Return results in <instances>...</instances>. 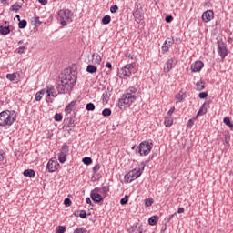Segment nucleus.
Masks as SVG:
<instances>
[{
    "label": "nucleus",
    "mask_w": 233,
    "mask_h": 233,
    "mask_svg": "<svg viewBox=\"0 0 233 233\" xmlns=\"http://www.w3.org/2000/svg\"><path fill=\"white\" fill-rule=\"evenodd\" d=\"M76 80L77 73H76V71L65 69L60 76V80H58L56 84L58 94H70L74 86H76Z\"/></svg>",
    "instance_id": "1"
},
{
    "label": "nucleus",
    "mask_w": 233,
    "mask_h": 233,
    "mask_svg": "<svg viewBox=\"0 0 233 233\" xmlns=\"http://www.w3.org/2000/svg\"><path fill=\"white\" fill-rule=\"evenodd\" d=\"M137 88L136 86H130L125 91L121 98H119L117 106L123 108V106H130V105H134L137 100Z\"/></svg>",
    "instance_id": "2"
},
{
    "label": "nucleus",
    "mask_w": 233,
    "mask_h": 233,
    "mask_svg": "<svg viewBox=\"0 0 233 233\" xmlns=\"http://www.w3.org/2000/svg\"><path fill=\"white\" fill-rule=\"evenodd\" d=\"M17 121L15 110H4L0 112V127H12Z\"/></svg>",
    "instance_id": "3"
},
{
    "label": "nucleus",
    "mask_w": 233,
    "mask_h": 233,
    "mask_svg": "<svg viewBox=\"0 0 233 233\" xmlns=\"http://www.w3.org/2000/svg\"><path fill=\"white\" fill-rule=\"evenodd\" d=\"M154 148V143L152 141L145 140L142 141L136 149V154H140V156H148Z\"/></svg>",
    "instance_id": "4"
},
{
    "label": "nucleus",
    "mask_w": 233,
    "mask_h": 233,
    "mask_svg": "<svg viewBox=\"0 0 233 233\" xmlns=\"http://www.w3.org/2000/svg\"><path fill=\"white\" fill-rule=\"evenodd\" d=\"M134 70V63L127 64L117 71V77L120 79H129L132 77V72Z\"/></svg>",
    "instance_id": "5"
},
{
    "label": "nucleus",
    "mask_w": 233,
    "mask_h": 233,
    "mask_svg": "<svg viewBox=\"0 0 233 233\" xmlns=\"http://www.w3.org/2000/svg\"><path fill=\"white\" fill-rule=\"evenodd\" d=\"M74 14L70 9H60L58 11V19L62 26H66L68 21H72Z\"/></svg>",
    "instance_id": "6"
},
{
    "label": "nucleus",
    "mask_w": 233,
    "mask_h": 233,
    "mask_svg": "<svg viewBox=\"0 0 233 233\" xmlns=\"http://www.w3.org/2000/svg\"><path fill=\"white\" fill-rule=\"evenodd\" d=\"M133 16L137 23H141L143 19H145V13H143V6H141V3L137 2L135 4Z\"/></svg>",
    "instance_id": "7"
},
{
    "label": "nucleus",
    "mask_w": 233,
    "mask_h": 233,
    "mask_svg": "<svg viewBox=\"0 0 233 233\" xmlns=\"http://www.w3.org/2000/svg\"><path fill=\"white\" fill-rule=\"evenodd\" d=\"M138 177H141V171L137 170V168H134L124 176L126 183H132V181H136Z\"/></svg>",
    "instance_id": "8"
},
{
    "label": "nucleus",
    "mask_w": 233,
    "mask_h": 233,
    "mask_svg": "<svg viewBox=\"0 0 233 233\" xmlns=\"http://www.w3.org/2000/svg\"><path fill=\"white\" fill-rule=\"evenodd\" d=\"M68 152H70V147L66 144H63L58 153L59 163L63 164L66 161V157L68 156Z\"/></svg>",
    "instance_id": "9"
},
{
    "label": "nucleus",
    "mask_w": 233,
    "mask_h": 233,
    "mask_svg": "<svg viewBox=\"0 0 233 233\" xmlns=\"http://www.w3.org/2000/svg\"><path fill=\"white\" fill-rule=\"evenodd\" d=\"M218 52L221 59H225L228 56V48L227 47V43L223 40H218Z\"/></svg>",
    "instance_id": "10"
},
{
    "label": "nucleus",
    "mask_w": 233,
    "mask_h": 233,
    "mask_svg": "<svg viewBox=\"0 0 233 233\" xmlns=\"http://www.w3.org/2000/svg\"><path fill=\"white\" fill-rule=\"evenodd\" d=\"M57 168H59L57 161L50 159L46 165V171L49 172V174H53V172H56Z\"/></svg>",
    "instance_id": "11"
},
{
    "label": "nucleus",
    "mask_w": 233,
    "mask_h": 233,
    "mask_svg": "<svg viewBox=\"0 0 233 233\" xmlns=\"http://www.w3.org/2000/svg\"><path fill=\"white\" fill-rule=\"evenodd\" d=\"M203 66H205V64L203 63V61L197 60L193 64H191L190 70L191 72H194V73L201 72V70L203 69Z\"/></svg>",
    "instance_id": "12"
},
{
    "label": "nucleus",
    "mask_w": 233,
    "mask_h": 233,
    "mask_svg": "<svg viewBox=\"0 0 233 233\" xmlns=\"http://www.w3.org/2000/svg\"><path fill=\"white\" fill-rule=\"evenodd\" d=\"M214 19V11L207 10L202 14V21L204 23H210Z\"/></svg>",
    "instance_id": "13"
},
{
    "label": "nucleus",
    "mask_w": 233,
    "mask_h": 233,
    "mask_svg": "<svg viewBox=\"0 0 233 233\" xmlns=\"http://www.w3.org/2000/svg\"><path fill=\"white\" fill-rule=\"evenodd\" d=\"M129 233H143L144 229H143V224H133L129 229H128Z\"/></svg>",
    "instance_id": "14"
},
{
    "label": "nucleus",
    "mask_w": 233,
    "mask_h": 233,
    "mask_svg": "<svg viewBox=\"0 0 233 233\" xmlns=\"http://www.w3.org/2000/svg\"><path fill=\"white\" fill-rule=\"evenodd\" d=\"M176 63H177L176 59L174 58L168 59L164 68L165 72L167 73L170 72V70H172V68L176 66Z\"/></svg>",
    "instance_id": "15"
},
{
    "label": "nucleus",
    "mask_w": 233,
    "mask_h": 233,
    "mask_svg": "<svg viewBox=\"0 0 233 233\" xmlns=\"http://www.w3.org/2000/svg\"><path fill=\"white\" fill-rule=\"evenodd\" d=\"M90 198L94 203H101L105 199V197L99 193H90Z\"/></svg>",
    "instance_id": "16"
},
{
    "label": "nucleus",
    "mask_w": 233,
    "mask_h": 233,
    "mask_svg": "<svg viewBox=\"0 0 233 233\" xmlns=\"http://www.w3.org/2000/svg\"><path fill=\"white\" fill-rule=\"evenodd\" d=\"M186 97H187V93L183 90H180L178 94H177L175 96L176 103H183Z\"/></svg>",
    "instance_id": "17"
},
{
    "label": "nucleus",
    "mask_w": 233,
    "mask_h": 233,
    "mask_svg": "<svg viewBox=\"0 0 233 233\" xmlns=\"http://www.w3.org/2000/svg\"><path fill=\"white\" fill-rule=\"evenodd\" d=\"M65 121H66L67 123L66 128H74L76 125H77V122H76V117L74 116L67 117L66 119H65Z\"/></svg>",
    "instance_id": "18"
},
{
    "label": "nucleus",
    "mask_w": 233,
    "mask_h": 233,
    "mask_svg": "<svg viewBox=\"0 0 233 233\" xmlns=\"http://www.w3.org/2000/svg\"><path fill=\"white\" fill-rule=\"evenodd\" d=\"M76 105H77V100L71 101L65 108V112L66 114H72V110H74Z\"/></svg>",
    "instance_id": "19"
},
{
    "label": "nucleus",
    "mask_w": 233,
    "mask_h": 233,
    "mask_svg": "<svg viewBox=\"0 0 233 233\" xmlns=\"http://www.w3.org/2000/svg\"><path fill=\"white\" fill-rule=\"evenodd\" d=\"M164 125H165V127H167V128H168L172 125H174V116H166L164 117Z\"/></svg>",
    "instance_id": "20"
},
{
    "label": "nucleus",
    "mask_w": 233,
    "mask_h": 233,
    "mask_svg": "<svg viewBox=\"0 0 233 233\" xmlns=\"http://www.w3.org/2000/svg\"><path fill=\"white\" fill-rule=\"evenodd\" d=\"M208 105H210V103L205 102L198 111V116H205L208 112L207 106H208Z\"/></svg>",
    "instance_id": "21"
},
{
    "label": "nucleus",
    "mask_w": 233,
    "mask_h": 233,
    "mask_svg": "<svg viewBox=\"0 0 233 233\" xmlns=\"http://www.w3.org/2000/svg\"><path fill=\"white\" fill-rule=\"evenodd\" d=\"M46 94H47L48 97H56L57 95L56 94V88H54V86H50L46 88Z\"/></svg>",
    "instance_id": "22"
},
{
    "label": "nucleus",
    "mask_w": 233,
    "mask_h": 233,
    "mask_svg": "<svg viewBox=\"0 0 233 233\" xmlns=\"http://www.w3.org/2000/svg\"><path fill=\"white\" fill-rule=\"evenodd\" d=\"M157 221H159V217L157 215H155L149 218L148 224L151 227H154L155 225H157Z\"/></svg>",
    "instance_id": "23"
},
{
    "label": "nucleus",
    "mask_w": 233,
    "mask_h": 233,
    "mask_svg": "<svg viewBox=\"0 0 233 233\" xmlns=\"http://www.w3.org/2000/svg\"><path fill=\"white\" fill-rule=\"evenodd\" d=\"M25 177H35V171L34 169H25L23 172Z\"/></svg>",
    "instance_id": "24"
},
{
    "label": "nucleus",
    "mask_w": 233,
    "mask_h": 233,
    "mask_svg": "<svg viewBox=\"0 0 233 233\" xmlns=\"http://www.w3.org/2000/svg\"><path fill=\"white\" fill-rule=\"evenodd\" d=\"M0 34L1 35H8L10 34V26L0 25Z\"/></svg>",
    "instance_id": "25"
},
{
    "label": "nucleus",
    "mask_w": 233,
    "mask_h": 233,
    "mask_svg": "<svg viewBox=\"0 0 233 233\" xmlns=\"http://www.w3.org/2000/svg\"><path fill=\"white\" fill-rule=\"evenodd\" d=\"M92 57H93V61H95V63L96 65H101V61H103V58L101 57V56L97 53H94L92 55Z\"/></svg>",
    "instance_id": "26"
},
{
    "label": "nucleus",
    "mask_w": 233,
    "mask_h": 233,
    "mask_svg": "<svg viewBox=\"0 0 233 233\" xmlns=\"http://www.w3.org/2000/svg\"><path fill=\"white\" fill-rule=\"evenodd\" d=\"M110 192V186H103L101 189V194L103 198H107L108 193Z\"/></svg>",
    "instance_id": "27"
},
{
    "label": "nucleus",
    "mask_w": 233,
    "mask_h": 233,
    "mask_svg": "<svg viewBox=\"0 0 233 233\" xmlns=\"http://www.w3.org/2000/svg\"><path fill=\"white\" fill-rule=\"evenodd\" d=\"M86 72H88V74H96V72H97V66L90 64L86 67Z\"/></svg>",
    "instance_id": "28"
},
{
    "label": "nucleus",
    "mask_w": 233,
    "mask_h": 233,
    "mask_svg": "<svg viewBox=\"0 0 233 233\" xmlns=\"http://www.w3.org/2000/svg\"><path fill=\"white\" fill-rule=\"evenodd\" d=\"M197 90L201 92V90H205V81L200 80L196 83Z\"/></svg>",
    "instance_id": "29"
},
{
    "label": "nucleus",
    "mask_w": 233,
    "mask_h": 233,
    "mask_svg": "<svg viewBox=\"0 0 233 233\" xmlns=\"http://www.w3.org/2000/svg\"><path fill=\"white\" fill-rule=\"evenodd\" d=\"M223 123L226 125V127H228V128H230V130H233V124L230 121V117H228V116L224 117Z\"/></svg>",
    "instance_id": "30"
},
{
    "label": "nucleus",
    "mask_w": 233,
    "mask_h": 233,
    "mask_svg": "<svg viewBox=\"0 0 233 233\" xmlns=\"http://www.w3.org/2000/svg\"><path fill=\"white\" fill-rule=\"evenodd\" d=\"M21 8H22V6L19 4L15 3L13 5H11L10 11L17 13V12H19V10H21Z\"/></svg>",
    "instance_id": "31"
},
{
    "label": "nucleus",
    "mask_w": 233,
    "mask_h": 233,
    "mask_svg": "<svg viewBox=\"0 0 233 233\" xmlns=\"http://www.w3.org/2000/svg\"><path fill=\"white\" fill-rule=\"evenodd\" d=\"M110 21H112V17L106 15L102 18V25H110Z\"/></svg>",
    "instance_id": "32"
},
{
    "label": "nucleus",
    "mask_w": 233,
    "mask_h": 233,
    "mask_svg": "<svg viewBox=\"0 0 233 233\" xmlns=\"http://www.w3.org/2000/svg\"><path fill=\"white\" fill-rule=\"evenodd\" d=\"M86 110H87V112H94V110H96V105H94L92 102L87 103L86 106Z\"/></svg>",
    "instance_id": "33"
},
{
    "label": "nucleus",
    "mask_w": 233,
    "mask_h": 233,
    "mask_svg": "<svg viewBox=\"0 0 233 233\" xmlns=\"http://www.w3.org/2000/svg\"><path fill=\"white\" fill-rule=\"evenodd\" d=\"M16 78H17V72L6 75V79H8V81H15Z\"/></svg>",
    "instance_id": "34"
},
{
    "label": "nucleus",
    "mask_w": 233,
    "mask_h": 233,
    "mask_svg": "<svg viewBox=\"0 0 233 233\" xmlns=\"http://www.w3.org/2000/svg\"><path fill=\"white\" fill-rule=\"evenodd\" d=\"M28 25V22H26V20H19L18 23V28H20V30H23L25 28H26V25Z\"/></svg>",
    "instance_id": "35"
},
{
    "label": "nucleus",
    "mask_w": 233,
    "mask_h": 233,
    "mask_svg": "<svg viewBox=\"0 0 233 233\" xmlns=\"http://www.w3.org/2000/svg\"><path fill=\"white\" fill-rule=\"evenodd\" d=\"M102 116L104 117H108L110 116H112V109L110 108H105L103 111H102Z\"/></svg>",
    "instance_id": "36"
},
{
    "label": "nucleus",
    "mask_w": 233,
    "mask_h": 233,
    "mask_svg": "<svg viewBox=\"0 0 233 233\" xmlns=\"http://www.w3.org/2000/svg\"><path fill=\"white\" fill-rule=\"evenodd\" d=\"M31 23L32 25H42L43 22H41L39 20V16H34L32 19H31Z\"/></svg>",
    "instance_id": "37"
},
{
    "label": "nucleus",
    "mask_w": 233,
    "mask_h": 233,
    "mask_svg": "<svg viewBox=\"0 0 233 233\" xmlns=\"http://www.w3.org/2000/svg\"><path fill=\"white\" fill-rule=\"evenodd\" d=\"M82 163H84V165H92V157H85L83 159H82Z\"/></svg>",
    "instance_id": "38"
},
{
    "label": "nucleus",
    "mask_w": 233,
    "mask_h": 233,
    "mask_svg": "<svg viewBox=\"0 0 233 233\" xmlns=\"http://www.w3.org/2000/svg\"><path fill=\"white\" fill-rule=\"evenodd\" d=\"M66 232V228L65 226H58L56 228V233H65Z\"/></svg>",
    "instance_id": "39"
},
{
    "label": "nucleus",
    "mask_w": 233,
    "mask_h": 233,
    "mask_svg": "<svg viewBox=\"0 0 233 233\" xmlns=\"http://www.w3.org/2000/svg\"><path fill=\"white\" fill-rule=\"evenodd\" d=\"M154 205V198H146L145 207H152Z\"/></svg>",
    "instance_id": "40"
},
{
    "label": "nucleus",
    "mask_w": 233,
    "mask_h": 233,
    "mask_svg": "<svg viewBox=\"0 0 233 233\" xmlns=\"http://www.w3.org/2000/svg\"><path fill=\"white\" fill-rule=\"evenodd\" d=\"M54 119L55 121H63V115L61 113H56L55 116H54Z\"/></svg>",
    "instance_id": "41"
},
{
    "label": "nucleus",
    "mask_w": 233,
    "mask_h": 233,
    "mask_svg": "<svg viewBox=\"0 0 233 233\" xmlns=\"http://www.w3.org/2000/svg\"><path fill=\"white\" fill-rule=\"evenodd\" d=\"M99 170H101V164H96L93 167V174H97V172H99Z\"/></svg>",
    "instance_id": "42"
},
{
    "label": "nucleus",
    "mask_w": 233,
    "mask_h": 233,
    "mask_svg": "<svg viewBox=\"0 0 233 233\" xmlns=\"http://www.w3.org/2000/svg\"><path fill=\"white\" fill-rule=\"evenodd\" d=\"M199 99H207L208 97V92H201L198 94Z\"/></svg>",
    "instance_id": "43"
},
{
    "label": "nucleus",
    "mask_w": 233,
    "mask_h": 233,
    "mask_svg": "<svg viewBox=\"0 0 233 233\" xmlns=\"http://www.w3.org/2000/svg\"><path fill=\"white\" fill-rule=\"evenodd\" d=\"M145 167H147V165L145 164V162H141L139 165H138V169L137 170H139L141 172V174H143L144 170H145Z\"/></svg>",
    "instance_id": "44"
},
{
    "label": "nucleus",
    "mask_w": 233,
    "mask_h": 233,
    "mask_svg": "<svg viewBox=\"0 0 233 233\" xmlns=\"http://www.w3.org/2000/svg\"><path fill=\"white\" fill-rule=\"evenodd\" d=\"M86 232H88V230H86V228H78L74 231V233H86Z\"/></svg>",
    "instance_id": "45"
},
{
    "label": "nucleus",
    "mask_w": 233,
    "mask_h": 233,
    "mask_svg": "<svg viewBox=\"0 0 233 233\" xmlns=\"http://www.w3.org/2000/svg\"><path fill=\"white\" fill-rule=\"evenodd\" d=\"M128 203V195H126L125 198L120 199V205H127Z\"/></svg>",
    "instance_id": "46"
},
{
    "label": "nucleus",
    "mask_w": 233,
    "mask_h": 233,
    "mask_svg": "<svg viewBox=\"0 0 233 233\" xmlns=\"http://www.w3.org/2000/svg\"><path fill=\"white\" fill-rule=\"evenodd\" d=\"M102 98L104 102L106 101V103H108V99H110V96H108V93L106 92V93H103Z\"/></svg>",
    "instance_id": "47"
},
{
    "label": "nucleus",
    "mask_w": 233,
    "mask_h": 233,
    "mask_svg": "<svg viewBox=\"0 0 233 233\" xmlns=\"http://www.w3.org/2000/svg\"><path fill=\"white\" fill-rule=\"evenodd\" d=\"M64 205L66 207H70L72 205V200L68 198H66L65 200H64Z\"/></svg>",
    "instance_id": "48"
},
{
    "label": "nucleus",
    "mask_w": 233,
    "mask_h": 233,
    "mask_svg": "<svg viewBox=\"0 0 233 233\" xmlns=\"http://www.w3.org/2000/svg\"><path fill=\"white\" fill-rule=\"evenodd\" d=\"M117 10H119V6H117L116 5H112V6L110 7V12H111V14H116V12H117Z\"/></svg>",
    "instance_id": "49"
},
{
    "label": "nucleus",
    "mask_w": 233,
    "mask_h": 233,
    "mask_svg": "<svg viewBox=\"0 0 233 233\" xmlns=\"http://www.w3.org/2000/svg\"><path fill=\"white\" fill-rule=\"evenodd\" d=\"M228 143H230V136L229 135H226L223 140V144L224 145H228Z\"/></svg>",
    "instance_id": "50"
},
{
    "label": "nucleus",
    "mask_w": 233,
    "mask_h": 233,
    "mask_svg": "<svg viewBox=\"0 0 233 233\" xmlns=\"http://www.w3.org/2000/svg\"><path fill=\"white\" fill-rule=\"evenodd\" d=\"M86 216L87 214L86 210H80L79 218H81L82 219H86Z\"/></svg>",
    "instance_id": "51"
},
{
    "label": "nucleus",
    "mask_w": 233,
    "mask_h": 233,
    "mask_svg": "<svg viewBox=\"0 0 233 233\" xmlns=\"http://www.w3.org/2000/svg\"><path fill=\"white\" fill-rule=\"evenodd\" d=\"M176 111V107H171L168 112L167 113V117H172V114Z\"/></svg>",
    "instance_id": "52"
},
{
    "label": "nucleus",
    "mask_w": 233,
    "mask_h": 233,
    "mask_svg": "<svg viewBox=\"0 0 233 233\" xmlns=\"http://www.w3.org/2000/svg\"><path fill=\"white\" fill-rule=\"evenodd\" d=\"M192 127H194V119L190 118V119L187 121V128H192Z\"/></svg>",
    "instance_id": "53"
},
{
    "label": "nucleus",
    "mask_w": 233,
    "mask_h": 233,
    "mask_svg": "<svg viewBox=\"0 0 233 233\" xmlns=\"http://www.w3.org/2000/svg\"><path fill=\"white\" fill-rule=\"evenodd\" d=\"M161 50L162 54H167L170 50V47L168 46H162Z\"/></svg>",
    "instance_id": "54"
},
{
    "label": "nucleus",
    "mask_w": 233,
    "mask_h": 233,
    "mask_svg": "<svg viewBox=\"0 0 233 233\" xmlns=\"http://www.w3.org/2000/svg\"><path fill=\"white\" fill-rule=\"evenodd\" d=\"M102 187H95L92 191L91 194H101Z\"/></svg>",
    "instance_id": "55"
},
{
    "label": "nucleus",
    "mask_w": 233,
    "mask_h": 233,
    "mask_svg": "<svg viewBox=\"0 0 233 233\" xmlns=\"http://www.w3.org/2000/svg\"><path fill=\"white\" fill-rule=\"evenodd\" d=\"M165 21H166V23H172V21H174V16H172V15H167V16L165 17Z\"/></svg>",
    "instance_id": "56"
},
{
    "label": "nucleus",
    "mask_w": 233,
    "mask_h": 233,
    "mask_svg": "<svg viewBox=\"0 0 233 233\" xmlns=\"http://www.w3.org/2000/svg\"><path fill=\"white\" fill-rule=\"evenodd\" d=\"M25 52H26V47L25 46L18 47V54H25Z\"/></svg>",
    "instance_id": "57"
},
{
    "label": "nucleus",
    "mask_w": 233,
    "mask_h": 233,
    "mask_svg": "<svg viewBox=\"0 0 233 233\" xmlns=\"http://www.w3.org/2000/svg\"><path fill=\"white\" fill-rule=\"evenodd\" d=\"M35 101H41L43 99V96H41V93H36L35 96Z\"/></svg>",
    "instance_id": "58"
},
{
    "label": "nucleus",
    "mask_w": 233,
    "mask_h": 233,
    "mask_svg": "<svg viewBox=\"0 0 233 233\" xmlns=\"http://www.w3.org/2000/svg\"><path fill=\"white\" fill-rule=\"evenodd\" d=\"M125 57H128V59H132V60L136 59V57L134 56V55L128 54V53H126V54H125Z\"/></svg>",
    "instance_id": "59"
},
{
    "label": "nucleus",
    "mask_w": 233,
    "mask_h": 233,
    "mask_svg": "<svg viewBox=\"0 0 233 233\" xmlns=\"http://www.w3.org/2000/svg\"><path fill=\"white\" fill-rule=\"evenodd\" d=\"M177 213H173V214H171V215H169V217L167 218V223H170V221H172V218H174V216H176Z\"/></svg>",
    "instance_id": "60"
},
{
    "label": "nucleus",
    "mask_w": 233,
    "mask_h": 233,
    "mask_svg": "<svg viewBox=\"0 0 233 233\" xmlns=\"http://www.w3.org/2000/svg\"><path fill=\"white\" fill-rule=\"evenodd\" d=\"M5 159V151L0 150V161H3Z\"/></svg>",
    "instance_id": "61"
},
{
    "label": "nucleus",
    "mask_w": 233,
    "mask_h": 233,
    "mask_svg": "<svg viewBox=\"0 0 233 233\" xmlns=\"http://www.w3.org/2000/svg\"><path fill=\"white\" fill-rule=\"evenodd\" d=\"M38 2H39L40 5H42L43 6H45V5H48V0H38Z\"/></svg>",
    "instance_id": "62"
},
{
    "label": "nucleus",
    "mask_w": 233,
    "mask_h": 233,
    "mask_svg": "<svg viewBox=\"0 0 233 233\" xmlns=\"http://www.w3.org/2000/svg\"><path fill=\"white\" fill-rule=\"evenodd\" d=\"M86 203H87V205H91V207H94V204L92 203V200L90 199V198H86Z\"/></svg>",
    "instance_id": "63"
},
{
    "label": "nucleus",
    "mask_w": 233,
    "mask_h": 233,
    "mask_svg": "<svg viewBox=\"0 0 233 233\" xmlns=\"http://www.w3.org/2000/svg\"><path fill=\"white\" fill-rule=\"evenodd\" d=\"M106 68H108L109 70H112V63L106 62Z\"/></svg>",
    "instance_id": "64"
}]
</instances>
